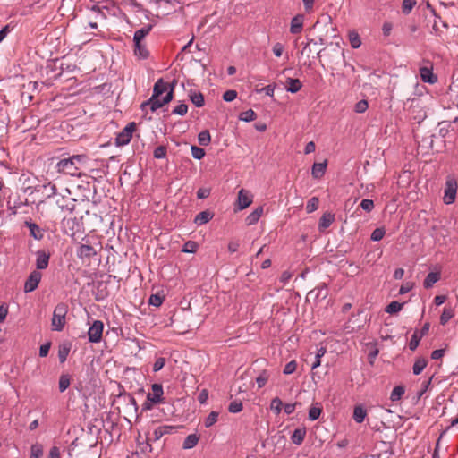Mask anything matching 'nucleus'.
<instances>
[{
	"mask_svg": "<svg viewBox=\"0 0 458 458\" xmlns=\"http://www.w3.org/2000/svg\"><path fill=\"white\" fill-rule=\"evenodd\" d=\"M86 155H72L68 157L61 158L57 161L55 168L57 173L71 176H81L80 170L87 163Z\"/></svg>",
	"mask_w": 458,
	"mask_h": 458,
	"instance_id": "nucleus-1",
	"label": "nucleus"
},
{
	"mask_svg": "<svg viewBox=\"0 0 458 458\" xmlns=\"http://www.w3.org/2000/svg\"><path fill=\"white\" fill-rule=\"evenodd\" d=\"M176 85V81H173V84L170 87V90L165 94V96L161 99L160 98H155L153 95L148 100L141 104V109L144 110L147 106H149L152 112L157 111L161 108L165 104L169 103L173 99L174 89Z\"/></svg>",
	"mask_w": 458,
	"mask_h": 458,
	"instance_id": "nucleus-2",
	"label": "nucleus"
},
{
	"mask_svg": "<svg viewBox=\"0 0 458 458\" xmlns=\"http://www.w3.org/2000/svg\"><path fill=\"white\" fill-rule=\"evenodd\" d=\"M67 314V306L64 303H58L53 313L51 320L52 329L62 331L65 326V316Z\"/></svg>",
	"mask_w": 458,
	"mask_h": 458,
	"instance_id": "nucleus-3",
	"label": "nucleus"
},
{
	"mask_svg": "<svg viewBox=\"0 0 458 458\" xmlns=\"http://www.w3.org/2000/svg\"><path fill=\"white\" fill-rule=\"evenodd\" d=\"M458 189L457 179L454 175H448L445 183L443 201L446 205L453 204L456 199Z\"/></svg>",
	"mask_w": 458,
	"mask_h": 458,
	"instance_id": "nucleus-4",
	"label": "nucleus"
},
{
	"mask_svg": "<svg viewBox=\"0 0 458 458\" xmlns=\"http://www.w3.org/2000/svg\"><path fill=\"white\" fill-rule=\"evenodd\" d=\"M136 124L135 123H128L122 131H120L115 138V145L116 146H125L130 143L132 133L135 131Z\"/></svg>",
	"mask_w": 458,
	"mask_h": 458,
	"instance_id": "nucleus-5",
	"label": "nucleus"
},
{
	"mask_svg": "<svg viewBox=\"0 0 458 458\" xmlns=\"http://www.w3.org/2000/svg\"><path fill=\"white\" fill-rule=\"evenodd\" d=\"M104 324L100 320H94L88 330L89 341L90 343H99L102 340Z\"/></svg>",
	"mask_w": 458,
	"mask_h": 458,
	"instance_id": "nucleus-6",
	"label": "nucleus"
},
{
	"mask_svg": "<svg viewBox=\"0 0 458 458\" xmlns=\"http://www.w3.org/2000/svg\"><path fill=\"white\" fill-rule=\"evenodd\" d=\"M42 274L38 270H33L24 284V292L30 293L36 290L41 281Z\"/></svg>",
	"mask_w": 458,
	"mask_h": 458,
	"instance_id": "nucleus-7",
	"label": "nucleus"
},
{
	"mask_svg": "<svg viewBox=\"0 0 458 458\" xmlns=\"http://www.w3.org/2000/svg\"><path fill=\"white\" fill-rule=\"evenodd\" d=\"M253 196L249 191L241 189L238 192L237 209L242 210L252 203Z\"/></svg>",
	"mask_w": 458,
	"mask_h": 458,
	"instance_id": "nucleus-8",
	"label": "nucleus"
},
{
	"mask_svg": "<svg viewBox=\"0 0 458 458\" xmlns=\"http://www.w3.org/2000/svg\"><path fill=\"white\" fill-rule=\"evenodd\" d=\"M151 389L152 392L148 394L147 400L154 404L161 403L164 394L162 386L160 384H153Z\"/></svg>",
	"mask_w": 458,
	"mask_h": 458,
	"instance_id": "nucleus-9",
	"label": "nucleus"
},
{
	"mask_svg": "<svg viewBox=\"0 0 458 458\" xmlns=\"http://www.w3.org/2000/svg\"><path fill=\"white\" fill-rule=\"evenodd\" d=\"M50 255L45 250H38L36 252V267L37 270H43L48 267Z\"/></svg>",
	"mask_w": 458,
	"mask_h": 458,
	"instance_id": "nucleus-10",
	"label": "nucleus"
},
{
	"mask_svg": "<svg viewBox=\"0 0 458 458\" xmlns=\"http://www.w3.org/2000/svg\"><path fill=\"white\" fill-rule=\"evenodd\" d=\"M37 191H40L47 199L57 196L56 185L51 182L38 185Z\"/></svg>",
	"mask_w": 458,
	"mask_h": 458,
	"instance_id": "nucleus-11",
	"label": "nucleus"
},
{
	"mask_svg": "<svg viewBox=\"0 0 458 458\" xmlns=\"http://www.w3.org/2000/svg\"><path fill=\"white\" fill-rule=\"evenodd\" d=\"M172 84L173 82L168 84L165 82L163 79H158L154 85L152 95L155 98H160L163 95V93H167L170 90V87Z\"/></svg>",
	"mask_w": 458,
	"mask_h": 458,
	"instance_id": "nucleus-12",
	"label": "nucleus"
},
{
	"mask_svg": "<svg viewBox=\"0 0 458 458\" xmlns=\"http://www.w3.org/2000/svg\"><path fill=\"white\" fill-rule=\"evenodd\" d=\"M97 255V250L90 245L81 244L77 250V256L81 259H90Z\"/></svg>",
	"mask_w": 458,
	"mask_h": 458,
	"instance_id": "nucleus-13",
	"label": "nucleus"
},
{
	"mask_svg": "<svg viewBox=\"0 0 458 458\" xmlns=\"http://www.w3.org/2000/svg\"><path fill=\"white\" fill-rule=\"evenodd\" d=\"M25 225L30 230V235L33 237L35 240H41L44 237V232L43 230L34 222L31 220L25 221Z\"/></svg>",
	"mask_w": 458,
	"mask_h": 458,
	"instance_id": "nucleus-14",
	"label": "nucleus"
},
{
	"mask_svg": "<svg viewBox=\"0 0 458 458\" xmlns=\"http://www.w3.org/2000/svg\"><path fill=\"white\" fill-rule=\"evenodd\" d=\"M420 75L421 80L427 83L434 84L437 81V78L433 73L432 69L428 67H420Z\"/></svg>",
	"mask_w": 458,
	"mask_h": 458,
	"instance_id": "nucleus-15",
	"label": "nucleus"
},
{
	"mask_svg": "<svg viewBox=\"0 0 458 458\" xmlns=\"http://www.w3.org/2000/svg\"><path fill=\"white\" fill-rule=\"evenodd\" d=\"M304 16L298 14L294 16L291 21L290 32L292 34H299L303 27Z\"/></svg>",
	"mask_w": 458,
	"mask_h": 458,
	"instance_id": "nucleus-16",
	"label": "nucleus"
},
{
	"mask_svg": "<svg viewBox=\"0 0 458 458\" xmlns=\"http://www.w3.org/2000/svg\"><path fill=\"white\" fill-rule=\"evenodd\" d=\"M335 221V215L332 213H324L319 219L318 229L320 232H324Z\"/></svg>",
	"mask_w": 458,
	"mask_h": 458,
	"instance_id": "nucleus-17",
	"label": "nucleus"
},
{
	"mask_svg": "<svg viewBox=\"0 0 458 458\" xmlns=\"http://www.w3.org/2000/svg\"><path fill=\"white\" fill-rule=\"evenodd\" d=\"M327 163H314L311 168V174L315 179H320L326 173Z\"/></svg>",
	"mask_w": 458,
	"mask_h": 458,
	"instance_id": "nucleus-18",
	"label": "nucleus"
},
{
	"mask_svg": "<svg viewBox=\"0 0 458 458\" xmlns=\"http://www.w3.org/2000/svg\"><path fill=\"white\" fill-rule=\"evenodd\" d=\"M286 84V90L291 93L298 92L302 87V83L299 79L287 78Z\"/></svg>",
	"mask_w": 458,
	"mask_h": 458,
	"instance_id": "nucleus-19",
	"label": "nucleus"
},
{
	"mask_svg": "<svg viewBox=\"0 0 458 458\" xmlns=\"http://www.w3.org/2000/svg\"><path fill=\"white\" fill-rule=\"evenodd\" d=\"M56 204L62 211H68L72 213L75 208L74 199L63 200L62 198L56 199Z\"/></svg>",
	"mask_w": 458,
	"mask_h": 458,
	"instance_id": "nucleus-20",
	"label": "nucleus"
},
{
	"mask_svg": "<svg viewBox=\"0 0 458 458\" xmlns=\"http://www.w3.org/2000/svg\"><path fill=\"white\" fill-rule=\"evenodd\" d=\"M212 218H213V214L208 210H205V211L199 213L195 216L194 223L197 224L198 225H201L207 224Z\"/></svg>",
	"mask_w": 458,
	"mask_h": 458,
	"instance_id": "nucleus-21",
	"label": "nucleus"
},
{
	"mask_svg": "<svg viewBox=\"0 0 458 458\" xmlns=\"http://www.w3.org/2000/svg\"><path fill=\"white\" fill-rule=\"evenodd\" d=\"M172 429H173V427H171V426H167V425L159 426V427H157V428L154 429V431H153V438L152 439L154 441H157L163 436H165L166 434H169Z\"/></svg>",
	"mask_w": 458,
	"mask_h": 458,
	"instance_id": "nucleus-22",
	"label": "nucleus"
},
{
	"mask_svg": "<svg viewBox=\"0 0 458 458\" xmlns=\"http://www.w3.org/2000/svg\"><path fill=\"white\" fill-rule=\"evenodd\" d=\"M305 436H306L305 428H298L293 431V433L291 437L292 442L293 444L299 445L303 442Z\"/></svg>",
	"mask_w": 458,
	"mask_h": 458,
	"instance_id": "nucleus-23",
	"label": "nucleus"
},
{
	"mask_svg": "<svg viewBox=\"0 0 458 458\" xmlns=\"http://www.w3.org/2000/svg\"><path fill=\"white\" fill-rule=\"evenodd\" d=\"M134 55L140 59H147L149 55V52L146 46L140 43H134Z\"/></svg>",
	"mask_w": 458,
	"mask_h": 458,
	"instance_id": "nucleus-24",
	"label": "nucleus"
},
{
	"mask_svg": "<svg viewBox=\"0 0 458 458\" xmlns=\"http://www.w3.org/2000/svg\"><path fill=\"white\" fill-rule=\"evenodd\" d=\"M263 207H258L254 211H252L247 217H246V223L249 225H255L260 216L263 214Z\"/></svg>",
	"mask_w": 458,
	"mask_h": 458,
	"instance_id": "nucleus-25",
	"label": "nucleus"
},
{
	"mask_svg": "<svg viewBox=\"0 0 458 458\" xmlns=\"http://www.w3.org/2000/svg\"><path fill=\"white\" fill-rule=\"evenodd\" d=\"M150 30H151V26H149V25L145 26V27L136 30L134 32V36H133V42L137 43V44L142 42V40L145 38V37L149 34Z\"/></svg>",
	"mask_w": 458,
	"mask_h": 458,
	"instance_id": "nucleus-26",
	"label": "nucleus"
},
{
	"mask_svg": "<svg viewBox=\"0 0 458 458\" xmlns=\"http://www.w3.org/2000/svg\"><path fill=\"white\" fill-rule=\"evenodd\" d=\"M440 279V274L438 272H430L426 276L423 285L426 289L431 288Z\"/></svg>",
	"mask_w": 458,
	"mask_h": 458,
	"instance_id": "nucleus-27",
	"label": "nucleus"
},
{
	"mask_svg": "<svg viewBox=\"0 0 458 458\" xmlns=\"http://www.w3.org/2000/svg\"><path fill=\"white\" fill-rule=\"evenodd\" d=\"M367 416V411L361 405H356L353 411V420L357 423H361L364 421Z\"/></svg>",
	"mask_w": 458,
	"mask_h": 458,
	"instance_id": "nucleus-28",
	"label": "nucleus"
},
{
	"mask_svg": "<svg viewBox=\"0 0 458 458\" xmlns=\"http://www.w3.org/2000/svg\"><path fill=\"white\" fill-rule=\"evenodd\" d=\"M199 439V438L196 434H190L185 437L182 447L184 449H191L197 445Z\"/></svg>",
	"mask_w": 458,
	"mask_h": 458,
	"instance_id": "nucleus-29",
	"label": "nucleus"
},
{
	"mask_svg": "<svg viewBox=\"0 0 458 458\" xmlns=\"http://www.w3.org/2000/svg\"><path fill=\"white\" fill-rule=\"evenodd\" d=\"M72 377L68 374H62L59 377L58 387L61 393H64L71 385Z\"/></svg>",
	"mask_w": 458,
	"mask_h": 458,
	"instance_id": "nucleus-30",
	"label": "nucleus"
},
{
	"mask_svg": "<svg viewBox=\"0 0 458 458\" xmlns=\"http://www.w3.org/2000/svg\"><path fill=\"white\" fill-rule=\"evenodd\" d=\"M191 101L197 106L201 107L204 106V96L200 92L191 91L190 93Z\"/></svg>",
	"mask_w": 458,
	"mask_h": 458,
	"instance_id": "nucleus-31",
	"label": "nucleus"
},
{
	"mask_svg": "<svg viewBox=\"0 0 458 458\" xmlns=\"http://www.w3.org/2000/svg\"><path fill=\"white\" fill-rule=\"evenodd\" d=\"M218 417H219L218 411H211L204 420L205 427L206 428L212 427L214 424H216L217 422Z\"/></svg>",
	"mask_w": 458,
	"mask_h": 458,
	"instance_id": "nucleus-32",
	"label": "nucleus"
},
{
	"mask_svg": "<svg viewBox=\"0 0 458 458\" xmlns=\"http://www.w3.org/2000/svg\"><path fill=\"white\" fill-rule=\"evenodd\" d=\"M42 455H43L42 445H40L38 443L33 444L30 447V458H41Z\"/></svg>",
	"mask_w": 458,
	"mask_h": 458,
	"instance_id": "nucleus-33",
	"label": "nucleus"
},
{
	"mask_svg": "<svg viewBox=\"0 0 458 458\" xmlns=\"http://www.w3.org/2000/svg\"><path fill=\"white\" fill-rule=\"evenodd\" d=\"M327 350L325 347H320L318 349V352L315 356V360L311 365V369H315L321 365V358L326 354Z\"/></svg>",
	"mask_w": 458,
	"mask_h": 458,
	"instance_id": "nucleus-34",
	"label": "nucleus"
},
{
	"mask_svg": "<svg viewBox=\"0 0 458 458\" xmlns=\"http://www.w3.org/2000/svg\"><path fill=\"white\" fill-rule=\"evenodd\" d=\"M403 394H404V387L402 386H397L394 387V389L392 390L391 394H390V399L393 402L399 401L402 398V396L403 395Z\"/></svg>",
	"mask_w": 458,
	"mask_h": 458,
	"instance_id": "nucleus-35",
	"label": "nucleus"
},
{
	"mask_svg": "<svg viewBox=\"0 0 458 458\" xmlns=\"http://www.w3.org/2000/svg\"><path fill=\"white\" fill-rule=\"evenodd\" d=\"M427 366V360L425 359H419L417 360L413 364V374L414 375H420L425 367Z\"/></svg>",
	"mask_w": 458,
	"mask_h": 458,
	"instance_id": "nucleus-36",
	"label": "nucleus"
},
{
	"mask_svg": "<svg viewBox=\"0 0 458 458\" xmlns=\"http://www.w3.org/2000/svg\"><path fill=\"white\" fill-rule=\"evenodd\" d=\"M403 306V303H401L398 301H392L386 306V312H387L389 314L397 313L402 310Z\"/></svg>",
	"mask_w": 458,
	"mask_h": 458,
	"instance_id": "nucleus-37",
	"label": "nucleus"
},
{
	"mask_svg": "<svg viewBox=\"0 0 458 458\" xmlns=\"http://www.w3.org/2000/svg\"><path fill=\"white\" fill-rule=\"evenodd\" d=\"M283 403L280 398L275 397L271 400L270 409L275 414L278 415L282 411Z\"/></svg>",
	"mask_w": 458,
	"mask_h": 458,
	"instance_id": "nucleus-38",
	"label": "nucleus"
},
{
	"mask_svg": "<svg viewBox=\"0 0 458 458\" xmlns=\"http://www.w3.org/2000/svg\"><path fill=\"white\" fill-rule=\"evenodd\" d=\"M319 199L318 197H312L306 205L307 213H312L318 208Z\"/></svg>",
	"mask_w": 458,
	"mask_h": 458,
	"instance_id": "nucleus-39",
	"label": "nucleus"
},
{
	"mask_svg": "<svg viewBox=\"0 0 458 458\" xmlns=\"http://www.w3.org/2000/svg\"><path fill=\"white\" fill-rule=\"evenodd\" d=\"M454 317V311L450 308H445L441 316L440 323L445 325Z\"/></svg>",
	"mask_w": 458,
	"mask_h": 458,
	"instance_id": "nucleus-40",
	"label": "nucleus"
},
{
	"mask_svg": "<svg viewBox=\"0 0 458 458\" xmlns=\"http://www.w3.org/2000/svg\"><path fill=\"white\" fill-rule=\"evenodd\" d=\"M69 352H70V346H68L66 344H64L59 347L58 359L61 363H64L67 360Z\"/></svg>",
	"mask_w": 458,
	"mask_h": 458,
	"instance_id": "nucleus-41",
	"label": "nucleus"
},
{
	"mask_svg": "<svg viewBox=\"0 0 458 458\" xmlns=\"http://www.w3.org/2000/svg\"><path fill=\"white\" fill-rule=\"evenodd\" d=\"M197 242L193 241H188L183 244L182 251L185 253H195L197 251Z\"/></svg>",
	"mask_w": 458,
	"mask_h": 458,
	"instance_id": "nucleus-42",
	"label": "nucleus"
},
{
	"mask_svg": "<svg viewBox=\"0 0 458 458\" xmlns=\"http://www.w3.org/2000/svg\"><path fill=\"white\" fill-rule=\"evenodd\" d=\"M269 378V373L267 370H263L259 377L256 378V383L259 388L263 387Z\"/></svg>",
	"mask_w": 458,
	"mask_h": 458,
	"instance_id": "nucleus-43",
	"label": "nucleus"
},
{
	"mask_svg": "<svg viewBox=\"0 0 458 458\" xmlns=\"http://www.w3.org/2000/svg\"><path fill=\"white\" fill-rule=\"evenodd\" d=\"M198 140L200 145L208 146L211 141L209 132L208 131H203L199 132V134L198 136Z\"/></svg>",
	"mask_w": 458,
	"mask_h": 458,
	"instance_id": "nucleus-44",
	"label": "nucleus"
},
{
	"mask_svg": "<svg viewBox=\"0 0 458 458\" xmlns=\"http://www.w3.org/2000/svg\"><path fill=\"white\" fill-rule=\"evenodd\" d=\"M322 412V409L319 406H312L309 411V419L310 420H316L319 418Z\"/></svg>",
	"mask_w": 458,
	"mask_h": 458,
	"instance_id": "nucleus-45",
	"label": "nucleus"
},
{
	"mask_svg": "<svg viewBox=\"0 0 458 458\" xmlns=\"http://www.w3.org/2000/svg\"><path fill=\"white\" fill-rule=\"evenodd\" d=\"M416 4L415 0H403L402 4V10L403 13L405 14H408L411 12L414 5Z\"/></svg>",
	"mask_w": 458,
	"mask_h": 458,
	"instance_id": "nucleus-46",
	"label": "nucleus"
},
{
	"mask_svg": "<svg viewBox=\"0 0 458 458\" xmlns=\"http://www.w3.org/2000/svg\"><path fill=\"white\" fill-rule=\"evenodd\" d=\"M421 339V335H420L418 332H414V334L411 335V341L409 343V348L411 351H414Z\"/></svg>",
	"mask_w": 458,
	"mask_h": 458,
	"instance_id": "nucleus-47",
	"label": "nucleus"
},
{
	"mask_svg": "<svg viewBox=\"0 0 458 458\" xmlns=\"http://www.w3.org/2000/svg\"><path fill=\"white\" fill-rule=\"evenodd\" d=\"M167 154V148L165 146H158L155 148L153 156L157 159H162L166 157Z\"/></svg>",
	"mask_w": 458,
	"mask_h": 458,
	"instance_id": "nucleus-48",
	"label": "nucleus"
},
{
	"mask_svg": "<svg viewBox=\"0 0 458 458\" xmlns=\"http://www.w3.org/2000/svg\"><path fill=\"white\" fill-rule=\"evenodd\" d=\"M369 107L368 101L365 99L360 100L354 106V111L358 114H362L367 111Z\"/></svg>",
	"mask_w": 458,
	"mask_h": 458,
	"instance_id": "nucleus-49",
	"label": "nucleus"
},
{
	"mask_svg": "<svg viewBox=\"0 0 458 458\" xmlns=\"http://www.w3.org/2000/svg\"><path fill=\"white\" fill-rule=\"evenodd\" d=\"M191 155L195 159L200 160L205 156V150L197 146H191Z\"/></svg>",
	"mask_w": 458,
	"mask_h": 458,
	"instance_id": "nucleus-50",
	"label": "nucleus"
},
{
	"mask_svg": "<svg viewBox=\"0 0 458 458\" xmlns=\"http://www.w3.org/2000/svg\"><path fill=\"white\" fill-rule=\"evenodd\" d=\"M349 39H350L351 46L353 48H358L361 45V40H360L358 33H356V32H351L349 35Z\"/></svg>",
	"mask_w": 458,
	"mask_h": 458,
	"instance_id": "nucleus-51",
	"label": "nucleus"
},
{
	"mask_svg": "<svg viewBox=\"0 0 458 458\" xmlns=\"http://www.w3.org/2000/svg\"><path fill=\"white\" fill-rule=\"evenodd\" d=\"M187 112L188 106L184 103H181L173 109L172 114L177 115H184L187 114Z\"/></svg>",
	"mask_w": 458,
	"mask_h": 458,
	"instance_id": "nucleus-52",
	"label": "nucleus"
},
{
	"mask_svg": "<svg viewBox=\"0 0 458 458\" xmlns=\"http://www.w3.org/2000/svg\"><path fill=\"white\" fill-rule=\"evenodd\" d=\"M240 119L245 122H251L256 119V114L253 110L249 109L241 114Z\"/></svg>",
	"mask_w": 458,
	"mask_h": 458,
	"instance_id": "nucleus-53",
	"label": "nucleus"
},
{
	"mask_svg": "<svg viewBox=\"0 0 458 458\" xmlns=\"http://www.w3.org/2000/svg\"><path fill=\"white\" fill-rule=\"evenodd\" d=\"M62 225H63V226H64V228L65 230L68 228L71 231H73L74 230V226L78 225V224L76 222V218H72V217L64 218L63 222H62Z\"/></svg>",
	"mask_w": 458,
	"mask_h": 458,
	"instance_id": "nucleus-54",
	"label": "nucleus"
},
{
	"mask_svg": "<svg viewBox=\"0 0 458 458\" xmlns=\"http://www.w3.org/2000/svg\"><path fill=\"white\" fill-rule=\"evenodd\" d=\"M386 232L383 228H376L370 236V239L374 242H378L383 239Z\"/></svg>",
	"mask_w": 458,
	"mask_h": 458,
	"instance_id": "nucleus-55",
	"label": "nucleus"
},
{
	"mask_svg": "<svg viewBox=\"0 0 458 458\" xmlns=\"http://www.w3.org/2000/svg\"><path fill=\"white\" fill-rule=\"evenodd\" d=\"M242 410V403L240 401H233L230 403L228 411L231 413H237Z\"/></svg>",
	"mask_w": 458,
	"mask_h": 458,
	"instance_id": "nucleus-56",
	"label": "nucleus"
},
{
	"mask_svg": "<svg viewBox=\"0 0 458 458\" xmlns=\"http://www.w3.org/2000/svg\"><path fill=\"white\" fill-rule=\"evenodd\" d=\"M297 369V363L295 360H291L288 362L284 368V374L290 375L293 374Z\"/></svg>",
	"mask_w": 458,
	"mask_h": 458,
	"instance_id": "nucleus-57",
	"label": "nucleus"
},
{
	"mask_svg": "<svg viewBox=\"0 0 458 458\" xmlns=\"http://www.w3.org/2000/svg\"><path fill=\"white\" fill-rule=\"evenodd\" d=\"M360 205L361 208L367 212H370L374 208V202L371 199H362Z\"/></svg>",
	"mask_w": 458,
	"mask_h": 458,
	"instance_id": "nucleus-58",
	"label": "nucleus"
},
{
	"mask_svg": "<svg viewBox=\"0 0 458 458\" xmlns=\"http://www.w3.org/2000/svg\"><path fill=\"white\" fill-rule=\"evenodd\" d=\"M163 303V298L158 294H152L149 297V304L155 307H159Z\"/></svg>",
	"mask_w": 458,
	"mask_h": 458,
	"instance_id": "nucleus-59",
	"label": "nucleus"
},
{
	"mask_svg": "<svg viewBox=\"0 0 458 458\" xmlns=\"http://www.w3.org/2000/svg\"><path fill=\"white\" fill-rule=\"evenodd\" d=\"M237 97V92L235 90L230 89L226 90L223 95V99L226 102H231L234 100Z\"/></svg>",
	"mask_w": 458,
	"mask_h": 458,
	"instance_id": "nucleus-60",
	"label": "nucleus"
},
{
	"mask_svg": "<svg viewBox=\"0 0 458 458\" xmlns=\"http://www.w3.org/2000/svg\"><path fill=\"white\" fill-rule=\"evenodd\" d=\"M284 50V45L279 42L276 43L272 48V51L276 57H280L283 55Z\"/></svg>",
	"mask_w": 458,
	"mask_h": 458,
	"instance_id": "nucleus-61",
	"label": "nucleus"
},
{
	"mask_svg": "<svg viewBox=\"0 0 458 458\" xmlns=\"http://www.w3.org/2000/svg\"><path fill=\"white\" fill-rule=\"evenodd\" d=\"M414 286V284L411 282H406L402 284V286L399 289V294H405L409 293Z\"/></svg>",
	"mask_w": 458,
	"mask_h": 458,
	"instance_id": "nucleus-62",
	"label": "nucleus"
},
{
	"mask_svg": "<svg viewBox=\"0 0 458 458\" xmlns=\"http://www.w3.org/2000/svg\"><path fill=\"white\" fill-rule=\"evenodd\" d=\"M276 86L274 84L267 85L266 87L259 89V92H265L267 96L273 97Z\"/></svg>",
	"mask_w": 458,
	"mask_h": 458,
	"instance_id": "nucleus-63",
	"label": "nucleus"
},
{
	"mask_svg": "<svg viewBox=\"0 0 458 458\" xmlns=\"http://www.w3.org/2000/svg\"><path fill=\"white\" fill-rule=\"evenodd\" d=\"M61 453L60 449L57 446H52L49 450V454L47 455V458H60Z\"/></svg>",
	"mask_w": 458,
	"mask_h": 458,
	"instance_id": "nucleus-64",
	"label": "nucleus"
}]
</instances>
